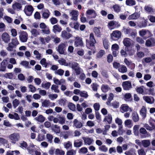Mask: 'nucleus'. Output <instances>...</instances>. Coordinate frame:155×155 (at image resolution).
Masks as SVG:
<instances>
[{
    "mask_svg": "<svg viewBox=\"0 0 155 155\" xmlns=\"http://www.w3.org/2000/svg\"><path fill=\"white\" fill-rule=\"evenodd\" d=\"M82 138L84 140V144L90 145L94 142L93 140L90 137H83Z\"/></svg>",
    "mask_w": 155,
    "mask_h": 155,
    "instance_id": "obj_19",
    "label": "nucleus"
},
{
    "mask_svg": "<svg viewBox=\"0 0 155 155\" xmlns=\"http://www.w3.org/2000/svg\"><path fill=\"white\" fill-rule=\"evenodd\" d=\"M96 41L94 38V34L91 33L90 35L89 40H86V46L89 49H92L94 47V44Z\"/></svg>",
    "mask_w": 155,
    "mask_h": 155,
    "instance_id": "obj_1",
    "label": "nucleus"
},
{
    "mask_svg": "<svg viewBox=\"0 0 155 155\" xmlns=\"http://www.w3.org/2000/svg\"><path fill=\"white\" fill-rule=\"evenodd\" d=\"M62 30V28L58 25H55L53 27V31L54 32L56 33L57 32H59Z\"/></svg>",
    "mask_w": 155,
    "mask_h": 155,
    "instance_id": "obj_38",
    "label": "nucleus"
},
{
    "mask_svg": "<svg viewBox=\"0 0 155 155\" xmlns=\"http://www.w3.org/2000/svg\"><path fill=\"white\" fill-rule=\"evenodd\" d=\"M33 53L36 56V58L38 60L41 59V54L36 50L34 51Z\"/></svg>",
    "mask_w": 155,
    "mask_h": 155,
    "instance_id": "obj_48",
    "label": "nucleus"
},
{
    "mask_svg": "<svg viewBox=\"0 0 155 155\" xmlns=\"http://www.w3.org/2000/svg\"><path fill=\"white\" fill-rule=\"evenodd\" d=\"M73 125L77 128H80L83 126L82 124L80 122L78 121L77 119H74L73 121Z\"/></svg>",
    "mask_w": 155,
    "mask_h": 155,
    "instance_id": "obj_30",
    "label": "nucleus"
},
{
    "mask_svg": "<svg viewBox=\"0 0 155 155\" xmlns=\"http://www.w3.org/2000/svg\"><path fill=\"white\" fill-rule=\"evenodd\" d=\"M139 35L143 37L144 35L146 34L147 35V37H145L144 38V39H146L148 38L151 37L153 36V35L149 31H147L146 30L142 29V30L139 31Z\"/></svg>",
    "mask_w": 155,
    "mask_h": 155,
    "instance_id": "obj_9",
    "label": "nucleus"
},
{
    "mask_svg": "<svg viewBox=\"0 0 155 155\" xmlns=\"http://www.w3.org/2000/svg\"><path fill=\"white\" fill-rule=\"evenodd\" d=\"M118 70L120 72L124 73L127 72V68L125 66L121 65L120 68L118 69Z\"/></svg>",
    "mask_w": 155,
    "mask_h": 155,
    "instance_id": "obj_42",
    "label": "nucleus"
},
{
    "mask_svg": "<svg viewBox=\"0 0 155 155\" xmlns=\"http://www.w3.org/2000/svg\"><path fill=\"white\" fill-rule=\"evenodd\" d=\"M102 40L104 48L106 49H107L109 46L108 40L106 38H104L102 39Z\"/></svg>",
    "mask_w": 155,
    "mask_h": 155,
    "instance_id": "obj_39",
    "label": "nucleus"
},
{
    "mask_svg": "<svg viewBox=\"0 0 155 155\" xmlns=\"http://www.w3.org/2000/svg\"><path fill=\"white\" fill-rule=\"evenodd\" d=\"M94 32L95 35L97 37L100 36L101 32L99 29L96 27H95L94 28Z\"/></svg>",
    "mask_w": 155,
    "mask_h": 155,
    "instance_id": "obj_50",
    "label": "nucleus"
},
{
    "mask_svg": "<svg viewBox=\"0 0 155 155\" xmlns=\"http://www.w3.org/2000/svg\"><path fill=\"white\" fill-rule=\"evenodd\" d=\"M51 130L56 134H58L60 133V127L57 125H55L52 126L51 127Z\"/></svg>",
    "mask_w": 155,
    "mask_h": 155,
    "instance_id": "obj_33",
    "label": "nucleus"
},
{
    "mask_svg": "<svg viewBox=\"0 0 155 155\" xmlns=\"http://www.w3.org/2000/svg\"><path fill=\"white\" fill-rule=\"evenodd\" d=\"M143 98L146 102L150 104L153 103L154 101V98L152 97L144 96Z\"/></svg>",
    "mask_w": 155,
    "mask_h": 155,
    "instance_id": "obj_22",
    "label": "nucleus"
},
{
    "mask_svg": "<svg viewBox=\"0 0 155 155\" xmlns=\"http://www.w3.org/2000/svg\"><path fill=\"white\" fill-rule=\"evenodd\" d=\"M74 45L76 47L82 46L83 43L82 38L78 37H76L74 42Z\"/></svg>",
    "mask_w": 155,
    "mask_h": 155,
    "instance_id": "obj_18",
    "label": "nucleus"
},
{
    "mask_svg": "<svg viewBox=\"0 0 155 155\" xmlns=\"http://www.w3.org/2000/svg\"><path fill=\"white\" fill-rule=\"evenodd\" d=\"M19 146L23 149H26L28 147V144L26 142L23 141L20 143Z\"/></svg>",
    "mask_w": 155,
    "mask_h": 155,
    "instance_id": "obj_40",
    "label": "nucleus"
},
{
    "mask_svg": "<svg viewBox=\"0 0 155 155\" xmlns=\"http://www.w3.org/2000/svg\"><path fill=\"white\" fill-rule=\"evenodd\" d=\"M86 14L87 18H94L97 15L95 11L93 9H88Z\"/></svg>",
    "mask_w": 155,
    "mask_h": 155,
    "instance_id": "obj_12",
    "label": "nucleus"
},
{
    "mask_svg": "<svg viewBox=\"0 0 155 155\" xmlns=\"http://www.w3.org/2000/svg\"><path fill=\"white\" fill-rule=\"evenodd\" d=\"M112 118L111 115L110 114H108L104 118L103 121L106 122L107 121L108 124H110L112 123Z\"/></svg>",
    "mask_w": 155,
    "mask_h": 155,
    "instance_id": "obj_27",
    "label": "nucleus"
},
{
    "mask_svg": "<svg viewBox=\"0 0 155 155\" xmlns=\"http://www.w3.org/2000/svg\"><path fill=\"white\" fill-rule=\"evenodd\" d=\"M34 8L31 5H26L24 8V12L27 16H30L32 15Z\"/></svg>",
    "mask_w": 155,
    "mask_h": 155,
    "instance_id": "obj_4",
    "label": "nucleus"
},
{
    "mask_svg": "<svg viewBox=\"0 0 155 155\" xmlns=\"http://www.w3.org/2000/svg\"><path fill=\"white\" fill-rule=\"evenodd\" d=\"M61 36L63 39H68L72 36L71 34L67 32L65 30L62 31L61 33Z\"/></svg>",
    "mask_w": 155,
    "mask_h": 155,
    "instance_id": "obj_17",
    "label": "nucleus"
},
{
    "mask_svg": "<svg viewBox=\"0 0 155 155\" xmlns=\"http://www.w3.org/2000/svg\"><path fill=\"white\" fill-rule=\"evenodd\" d=\"M51 85V83L49 82L45 83H43L41 84V86L42 87L48 89L49 88Z\"/></svg>",
    "mask_w": 155,
    "mask_h": 155,
    "instance_id": "obj_59",
    "label": "nucleus"
},
{
    "mask_svg": "<svg viewBox=\"0 0 155 155\" xmlns=\"http://www.w3.org/2000/svg\"><path fill=\"white\" fill-rule=\"evenodd\" d=\"M50 102L49 100H45L42 103V106L45 107H48L49 105Z\"/></svg>",
    "mask_w": 155,
    "mask_h": 155,
    "instance_id": "obj_55",
    "label": "nucleus"
},
{
    "mask_svg": "<svg viewBox=\"0 0 155 155\" xmlns=\"http://www.w3.org/2000/svg\"><path fill=\"white\" fill-rule=\"evenodd\" d=\"M42 33L44 34L48 35L50 34V31L49 27H47L46 28L41 30Z\"/></svg>",
    "mask_w": 155,
    "mask_h": 155,
    "instance_id": "obj_56",
    "label": "nucleus"
},
{
    "mask_svg": "<svg viewBox=\"0 0 155 155\" xmlns=\"http://www.w3.org/2000/svg\"><path fill=\"white\" fill-rule=\"evenodd\" d=\"M34 119L42 123L45 121V118L42 115L38 114Z\"/></svg>",
    "mask_w": 155,
    "mask_h": 155,
    "instance_id": "obj_28",
    "label": "nucleus"
},
{
    "mask_svg": "<svg viewBox=\"0 0 155 155\" xmlns=\"http://www.w3.org/2000/svg\"><path fill=\"white\" fill-rule=\"evenodd\" d=\"M136 2L135 0H126V4L130 6L134 5H136Z\"/></svg>",
    "mask_w": 155,
    "mask_h": 155,
    "instance_id": "obj_37",
    "label": "nucleus"
},
{
    "mask_svg": "<svg viewBox=\"0 0 155 155\" xmlns=\"http://www.w3.org/2000/svg\"><path fill=\"white\" fill-rule=\"evenodd\" d=\"M45 138V135L42 134H39L38 135L37 137V140L39 141H42L44 140Z\"/></svg>",
    "mask_w": 155,
    "mask_h": 155,
    "instance_id": "obj_63",
    "label": "nucleus"
},
{
    "mask_svg": "<svg viewBox=\"0 0 155 155\" xmlns=\"http://www.w3.org/2000/svg\"><path fill=\"white\" fill-rule=\"evenodd\" d=\"M20 102L17 99H15L12 102V104L13 107L14 108H15L19 104Z\"/></svg>",
    "mask_w": 155,
    "mask_h": 155,
    "instance_id": "obj_57",
    "label": "nucleus"
},
{
    "mask_svg": "<svg viewBox=\"0 0 155 155\" xmlns=\"http://www.w3.org/2000/svg\"><path fill=\"white\" fill-rule=\"evenodd\" d=\"M59 63L61 65H63L65 66H68L69 63L66 62L65 60L63 58H61L58 61Z\"/></svg>",
    "mask_w": 155,
    "mask_h": 155,
    "instance_id": "obj_45",
    "label": "nucleus"
},
{
    "mask_svg": "<svg viewBox=\"0 0 155 155\" xmlns=\"http://www.w3.org/2000/svg\"><path fill=\"white\" fill-rule=\"evenodd\" d=\"M20 41L22 42H26L28 39V34L26 32L23 31L18 32Z\"/></svg>",
    "mask_w": 155,
    "mask_h": 155,
    "instance_id": "obj_6",
    "label": "nucleus"
},
{
    "mask_svg": "<svg viewBox=\"0 0 155 155\" xmlns=\"http://www.w3.org/2000/svg\"><path fill=\"white\" fill-rule=\"evenodd\" d=\"M135 151L134 149L132 148L130 150L126 151L125 154L126 155H135Z\"/></svg>",
    "mask_w": 155,
    "mask_h": 155,
    "instance_id": "obj_41",
    "label": "nucleus"
},
{
    "mask_svg": "<svg viewBox=\"0 0 155 155\" xmlns=\"http://www.w3.org/2000/svg\"><path fill=\"white\" fill-rule=\"evenodd\" d=\"M67 45V42L60 44L58 47L57 51L61 54H64Z\"/></svg>",
    "mask_w": 155,
    "mask_h": 155,
    "instance_id": "obj_7",
    "label": "nucleus"
},
{
    "mask_svg": "<svg viewBox=\"0 0 155 155\" xmlns=\"http://www.w3.org/2000/svg\"><path fill=\"white\" fill-rule=\"evenodd\" d=\"M68 66H69L72 69L74 70L75 68L79 67V64L76 62H71L69 63Z\"/></svg>",
    "mask_w": 155,
    "mask_h": 155,
    "instance_id": "obj_35",
    "label": "nucleus"
},
{
    "mask_svg": "<svg viewBox=\"0 0 155 155\" xmlns=\"http://www.w3.org/2000/svg\"><path fill=\"white\" fill-rule=\"evenodd\" d=\"M132 117L134 122H137L139 120L138 115L136 112H134L132 114Z\"/></svg>",
    "mask_w": 155,
    "mask_h": 155,
    "instance_id": "obj_34",
    "label": "nucleus"
},
{
    "mask_svg": "<svg viewBox=\"0 0 155 155\" xmlns=\"http://www.w3.org/2000/svg\"><path fill=\"white\" fill-rule=\"evenodd\" d=\"M112 8L114 11L116 13H118L121 11L120 7L118 5L116 4L113 5Z\"/></svg>",
    "mask_w": 155,
    "mask_h": 155,
    "instance_id": "obj_44",
    "label": "nucleus"
},
{
    "mask_svg": "<svg viewBox=\"0 0 155 155\" xmlns=\"http://www.w3.org/2000/svg\"><path fill=\"white\" fill-rule=\"evenodd\" d=\"M124 100L126 101H129L132 99L131 94L130 93H126L124 96Z\"/></svg>",
    "mask_w": 155,
    "mask_h": 155,
    "instance_id": "obj_43",
    "label": "nucleus"
},
{
    "mask_svg": "<svg viewBox=\"0 0 155 155\" xmlns=\"http://www.w3.org/2000/svg\"><path fill=\"white\" fill-rule=\"evenodd\" d=\"M58 86L56 85L53 84L51 87V89L53 90L55 93H58L60 92L59 90L58 89Z\"/></svg>",
    "mask_w": 155,
    "mask_h": 155,
    "instance_id": "obj_52",
    "label": "nucleus"
},
{
    "mask_svg": "<svg viewBox=\"0 0 155 155\" xmlns=\"http://www.w3.org/2000/svg\"><path fill=\"white\" fill-rule=\"evenodd\" d=\"M68 106L70 110L72 111H75V105L74 104L70 102L69 103Z\"/></svg>",
    "mask_w": 155,
    "mask_h": 155,
    "instance_id": "obj_60",
    "label": "nucleus"
},
{
    "mask_svg": "<svg viewBox=\"0 0 155 155\" xmlns=\"http://www.w3.org/2000/svg\"><path fill=\"white\" fill-rule=\"evenodd\" d=\"M150 142L149 140H143L141 141V145H142L144 147H147L150 146Z\"/></svg>",
    "mask_w": 155,
    "mask_h": 155,
    "instance_id": "obj_31",
    "label": "nucleus"
},
{
    "mask_svg": "<svg viewBox=\"0 0 155 155\" xmlns=\"http://www.w3.org/2000/svg\"><path fill=\"white\" fill-rule=\"evenodd\" d=\"M20 64L25 66L26 68H30L31 67L29 65V62L26 61H22L20 63Z\"/></svg>",
    "mask_w": 155,
    "mask_h": 155,
    "instance_id": "obj_49",
    "label": "nucleus"
},
{
    "mask_svg": "<svg viewBox=\"0 0 155 155\" xmlns=\"http://www.w3.org/2000/svg\"><path fill=\"white\" fill-rule=\"evenodd\" d=\"M147 20L144 18H142L141 21L137 23V26L140 28H145L147 25Z\"/></svg>",
    "mask_w": 155,
    "mask_h": 155,
    "instance_id": "obj_13",
    "label": "nucleus"
},
{
    "mask_svg": "<svg viewBox=\"0 0 155 155\" xmlns=\"http://www.w3.org/2000/svg\"><path fill=\"white\" fill-rule=\"evenodd\" d=\"M101 89L103 92L106 93L109 91L110 88L107 85L103 84L101 86Z\"/></svg>",
    "mask_w": 155,
    "mask_h": 155,
    "instance_id": "obj_36",
    "label": "nucleus"
},
{
    "mask_svg": "<svg viewBox=\"0 0 155 155\" xmlns=\"http://www.w3.org/2000/svg\"><path fill=\"white\" fill-rule=\"evenodd\" d=\"M31 36L33 37H37L38 35L40 34L39 31L35 29H31Z\"/></svg>",
    "mask_w": 155,
    "mask_h": 155,
    "instance_id": "obj_32",
    "label": "nucleus"
},
{
    "mask_svg": "<svg viewBox=\"0 0 155 155\" xmlns=\"http://www.w3.org/2000/svg\"><path fill=\"white\" fill-rule=\"evenodd\" d=\"M122 86L123 89L124 90H129L132 87L131 83L129 81L123 82L122 84Z\"/></svg>",
    "mask_w": 155,
    "mask_h": 155,
    "instance_id": "obj_14",
    "label": "nucleus"
},
{
    "mask_svg": "<svg viewBox=\"0 0 155 155\" xmlns=\"http://www.w3.org/2000/svg\"><path fill=\"white\" fill-rule=\"evenodd\" d=\"M64 148L68 149L70 148L71 147L72 144L71 142L68 141L67 142L64 143Z\"/></svg>",
    "mask_w": 155,
    "mask_h": 155,
    "instance_id": "obj_64",
    "label": "nucleus"
},
{
    "mask_svg": "<svg viewBox=\"0 0 155 155\" xmlns=\"http://www.w3.org/2000/svg\"><path fill=\"white\" fill-rule=\"evenodd\" d=\"M12 7L14 9L17 11L21 10L22 7L21 4L17 2H16L13 4Z\"/></svg>",
    "mask_w": 155,
    "mask_h": 155,
    "instance_id": "obj_26",
    "label": "nucleus"
},
{
    "mask_svg": "<svg viewBox=\"0 0 155 155\" xmlns=\"http://www.w3.org/2000/svg\"><path fill=\"white\" fill-rule=\"evenodd\" d=\"M130 40V39L128 38H126L124 39L123 42L126 47H129L130 46L131 42Z\"/></svg>",
    "mask_w": 155,
    "mask_h": 155,
    "instance_id": "obj_29",
    "label": "nucleus"
},
{
    "mask_svg": "<svg viewBox=\"0 0 155 155\" xmlns=\"http://www.w3.org/2000/svg\"><path fill=\"white\" fill-rule=\"evenodd\" d=\"M80 95L81 97L85 98H87L88 96L87 92L85 91H81Z\"/></svg>",
    "mask_w": 155,
    "mask_h": 155,
    "instance_id": "obj_58",
    "label": "nucleus"
},
{
    "mask_svg": "<svg viewBox=\"0 0 155 155\" xmlns=\"http://www.w3.org/2000/svg\"><path fill=\"white\" fill-rule=\"evenodd\" d=\"M2 40L6 43L9 42L10 40L9 35L6 32H4L2 34Z\"/></svg>",
    "mask_w": 155,
    "mask_h": 155,
    "instance_id": "obj_15",
    "label": "nucleus"
},
{
    "mask_svg": "<svg viewBox=\"0 0 155 155\" xmlns=\"http://www.w3.org/2000/svg\"><path fill=\"white\" fill-rule=\"evenodd\" d=\"M58 104L61 106H65L66 105L67 102V100L65 99H61L58 101Z\"/></svg>",
    "mask_w": 155,
    "mask_h": 155,
    "instance_id": "obj_46",
    "label": "nucleus"
},
{
    "mask_svg": "<svg viewBox=\"0 0 155 155\" xmlns=\"http://www.w3.org/2000/svg\"><path fill=\"white\" fill-rule=\"evenodd\" d=\"M42 18L44 19H47L49 17L51 13L48 9H45L41 12Z\"/></svg>",
    "mask_w": 155,
    "mask_h": 155,
    "instance_id": "obj_20",
    "label": "nucleus"
},
{
    "mask_svg": "<svg viewBox=\"0 0 155 155\" xmlns=\"http://www.w3.org/2000/svg\"><path fill=\"white\" fill-rule=\"evenodd\" d=\"M65 153L64 152L59 149L56 150L55 154L56 155H64Z\"/></svg>",
    "mask_w": 155,
    "mask_h": 155,
    "instance_id": "obj_61",
    "label": "nucleus"
},
{
    "mask_svg": "<svg viewBox=\"0 0 155 155\" xmlns=\"http://www.w3.org/2000/svg\"><path fill=\"white\" fill-rule=\"evenodd\" d=\"M140 114L143 119H145L146 117L147 110L145 107L143 106L140 111Z\"/></svg>",
    "mask_w": 155,
    "mask_h": 155,
    "instance_id": "obj_24",
    "label": "nucleus"
},
{
    "mask_svg": "<svg viewBox=\"0 0 155 155\" xmlns=\"http://www.w3.org/2000/svg\"><path fill=\"white\" fill-rule=\"evenodd\" d=\"M105 52L104 50H101L97 54L96 57L97 58H101L104 54Z\"/></svg>",
    "mask_w": 155,
    "mask_h": 155,
    "instance_id": "obj_62",
    "label": "nucleus"
},
{
    "mask_svg": "<svg viewBox=\"0 0 155 155\" xmlns=\"http://www.w3.org/2000/svg\"><path fill=\"white\" fill-rule=\"evenodd\" d=\"M11 142L14 143H15L16 141H18L19 138L20 136L18 133H14L10 135L9 137Z\"/></svg>",
    "mask_w": 155,
    "mask_h": 155,
    "instance_id": "obj_10",
    "label": "nucleus"
},
{
    "mask_svg": "<svg viewBox=\"0 0 155 155\" xmlns=\"http://www.w3.org/2000/svg\"><path fill=\"white\" fill-rule=\"evenodd\" d=\"M3 76L6 78L12 79L13 78V74L12 72L7 73Z\"/></svg>",
    "mask_w": 155,
    "mask_h": 155,
    "instance_id": "obj_54",
    "label": "nucleus"
},
{
    "mask_svg": "<svg viewBox=\"0 0 155 155\" xmlns=\"http://www.w3.org/2000/svg\"><path fill=\"white\" fill-rule=\"evenodd\" d=\"M78 12L77 11L73 10L70 13L72 16L71 19L74 21H77L78 20Z\"/></svg>",
    "mask_w": 155,
    "mask_h": 155,
    "instance_id": "obj_25",
    "label": "nucleus"
},
{
    "mask_svg": "<svg viewBox=\"0 0 155 155\" xmlns=\"http://www.w3.org/2000/svg\"><path fill=\"white\" fill-rule=\"evenodd\" d=\"M129 108L130 109V111H132V109L130 108H129V106L127 104H123L120 107V110L122 113H124L127 111Z\"/></svg>",
    "mask_w": 155,
    "mask_h": 155,
    "instance_id": "obj_21",
    "label": "nucleus"
},
{
    "mask_svg": "<svg viewBox=\"0 0 155 155\" xmlns=\"http://www.w3.org/2000/svg\"><path fill=\"white\" fill-rule=\"evenodd\" d=\"M122 30L125 34L128 35L133 38H135L137 34L135 30L129 27L126 28L125 27H124Z\"/></svg>",
    "mask_w": 155,
    "mask_h": 155,
    "instance_id": "obj_3",
    "label": "nucleus"
},
{
    "mask_svg": "<svg viewBox=\"0 0 155 155\" xmlns=\"http://www.w3.org/2000/svg\"><path fill=\"white\" fill-rule=\"evenodd\" d=\"M140 16V14L137 12H135L130 15L128 17V19L129 20H135L138 18Z\"/></svg>",
    "mask_w": 155,
    "mask_h": 155,
    "instance_id": "obj_23",
    "label": "nucleus"
},
{
    "mask_svg": "<svg viewBox=\"0 0 155 155\" xmlns=\"http://www.w3.org/2000/svg\"><path fill=\"white\" fill-rule=\"evenodd\" d=\"M19 43L16 38L12 39L11 42L9 43L8 47L6 48L7 50L9 51H12L13 49L16 48Z\"/></svg>",
    "mask_w": 155,
    "mask_h": 155,
    "instance_id": "obj_2",
    "label": "nucleus"
},
{
    "mask_svg": "<svg viewBox=\"0 0 155 155\" xmlns=\"http://www.w3.org/2000/svg\"><path fill=\"white\" fill-rule=\"evenodd\" d=\"M8 63V61L7 59H4L1 63L0 66V71L4 72L6 71L7 64Z\"/></svg>",
    "mask_w": 155,
    "mask_h": 155,
    "instance_id": "obj_16",
    "label": "nucleus"
},
{
    "mask_svg": "<svg viewBox=\"0 0 155 155\" xmlns=\"http://www.w3.org/2000/svg\"><path fill=\"white\" fill-rule=\"evenodd\" d=\"M140 137L142 138L148 137L150 136L149 133L147 132L146 129L143 127H141L139 130Z\"/></svg>",
    "mask_w": 155,
    "mask_h": 155,
    "instance_id": "obj_8",
    "label": "nucleus"
},
{
    "mask_svg": "<svg viewBox=\"0 0 155 155\" xmlns=\"http://www.w3.org/2000/svg\"><path fill=\"white\" fill-rule=\"evenodd\" d=\"M149 124L151 126V127L152 130L155 129V120L150 118L149 120Z\"/></svg>",
    "mask_w": 155,
    "mask_h": 155,
    "instance_id": "obj_47",
    "label": "nucleus"
},
{
    "mask_svg": "<svg viewBox=\"0 0 155 155\" xmlns=\"http://www.w3.org/2000/svg\"><path fill=\"white\" fill-rule=\"evenodd\" d=\"M121 32L118 30H115L110 34L111 38L113 40L116 41L121 38Z\"/></svg>",
    "mask_w": 155,
    "mask_h": 155,
    "instance_id": "obj_5",
    "label": "nucleus"
},
{
    "mask_svg": "<svg viewBox=\"0 0 155 155\" xmlns=\"http://www.w3.org/2000/svg\"><path fill=\"white\" fill-rule=\"evenodd\" d=\"M46 137L48 141L50 143H51L53 141V136L52 135L50 134H46Z\"/></svg>",
    "mask_w": 155,
    "mask_h": 155,
    "instance_id": "obj_53",
    "label": "nucleus"
},
{
    "mask_svg": "<svg viewBox=\"0 0 155 155\" xmlns=\"http://www.w3.org/2000/svg\"><path fill=\"white\" fill-rule=\"evenodd\" d=\"M144 10L147 12L151 13L153 12V8L149 5L145 6L144 8Z\"/></svg>",
    "mask_w": 155,
    "mask_h": 155,
    "instance_id": "obj_51",
    "label": "nucleus"
},
{
    "mask_svg": "<svg viewBox=\"0 0 155 155\" xmlns=\"http://www.w3.org/2000/svg\"><path fill=\"white\" fill-rule=\"evenodd\" d=\"M145 45L148 47H150L155 46V39L151 37L147 39L145 42Z\"/></svg>",
    "mask_w": 155,
    "mask_h": 155,
    "instance_id": "obj_11",
    "label": "nucleus"
}]
</instances>
